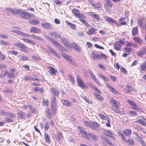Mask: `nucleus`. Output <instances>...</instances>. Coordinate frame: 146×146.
Returning a JSON list of instances; mask_svg holds the SVG:
<instances>
[{
    "label": "nucleus",
    "instance_id": "nucleus-28",
    "mask_svg": "<svg viewBox=\"0 0 146 146\" xmlns=\"http://www.w3.org/2000/svg\"><path fill=\"white\" fill-rule=\"evenodd\" d=\"M44 137L46 142L48 143H50V137H49L48 134V133H45Z\"/></svg>",
    "mask_w": 146,
    "mask_h": 146
},
{
    "label": "nucleus",
    "instance_id": "nucleus-53",
    "mask_svg": "<svg viewBox=\"0 0 146 146\" xmlns=\"http://www.w3.org/2000/svg\"><path fill=\"white\" fill-rule=\"evenodd\" d=\"M62 56L66 59H68V58H69L70 56L68 54H66L64 53H61Z\"/></svg>",
    "mask_w": 146,
    "mask_h": 146
},
{
    "label": "nucleus",
    "instance_id": "nucleus-3",
    "mask_svg": "<svg viewBox=\"0 0 146 146\" xmlns=\"http://www.w3.org/2000/svg\"><path fill=\"white\" fill-rule=\"evenodd\" d=\"M51 100L52 101L51 103V110L53 111V113H54L56 111L55 107L56 106V96L54 95H53L52 96Z\"/></svg>",
    "mask_w": 146,
    "mask_h": 146
},
{
    "label": "nucleus",
    "instance_id": "nucleus-37",
    "mask_svg": "<svg viewBox=\"0 0 146 146\" xmlns=\"http://www.w3.org/2000/svg\"><path fill=\"white\" fill-rule=\"evenodd\" d=\"M30 111L33 113H35L37 111V110L34 107L30 106Z\"/></svg>",
    "mask_w": 146,
    "mask_h": 146
},
{
    "label": "nucleus",
    "instance_id": "nucleus-48",
    "mask_svg": "<svg viewBox=\"0 0 146 146\" xmlns=\"http://www.w3.org/2000/svg\"><path fill=\"white\" fill-rule=\"evenodd\" d=\"M54 55H55L57 57L59 58L60 56V55L58 54L57 52L54 49H52L50 51Z\"/></svg>",
    "mask_w": 146,
    "mask_h": 146
},
{
    "label": "nucleus",
    "instance_id": "nucleus-40",
    "mask_svg": "<svg viewBox=\"0 0 146 146\" xmlns=\"http://www.w3.org/2000/svg\"><path fill=\"white\" fill-rule=\"evenodd\" d=\"M59 50L61 52H68V50L66 48H65L63 46H60L59 48Z\"/></svg>",
    "mask_w": 146,
    "mask_h": 146
},
{
    "label": "nucleus",
    "instance_id": "nucleus-29",
    "mask_svg": "<svg viewBox=\"0 0 146 146\" xmlns=\"http://www.w3.org/2000/svg\"><path fill=\"white\" fill-rule=\"evenodd\" d=\"M99 116L103 119L105 120H109V117L101 113L99 114Z\"/></svg>",
    "mask_w": 146,
    "mask_h": 146
},
{
    "label": "nucleus",
    "instance_id": "nucleus-21",
    "mask_svg": "<svg viewBox=\"0 0 146 146\" xmlns=\"http://www.w3.org/2000/svg\"><path fill=\"white\" fill-rule=\"evenodd\" d=\"M138 32V28L137 27H134L132 29V35L134 36L137 34Z\"/></svg>",
    "mask_w": 146,
    "mask_h": 146
},
{
    "label": "nucleus",
    "instance_id": "nucleus-58",
    "mask_svg": "<svg viewBox=\"0 0 146 146\" xmlns=\"http://www.w3.org/2000/svg\"><path fill=\"white\" fill-rule=\"evenodd\" d=\"M32 58L33 59L37 61H38L40 60V58L35 55L32 56Z\"/></svg>",
    "mask_w": 146,
    "mask_h": 146
},
{
    "label": "nucleus",
    "instance_id": "nucleus-24",
    "mask_svg": "<svg viewBox=\"0 0 146 146\" xmlns=\"http://www.w3.org/2000/svg\"><path fill=\"white\" fill-rule=\"evenodd\" d=\"M88 71L89 74L91 76V77L94 80V81L96 82H97V79L96 78L94 75L92 73V72L90 70H88Z\"/></svg>",
    "mask_w": 146,
    "mask_h": 146
},
{
    "label": "nucleus",
    "instance_id": "nucleus-44",
    "mask_svg": "<svg viewBox=\"0 0 146 146\" xmlns=\"http://www.w3.org/2000/svg\"><path fill=\"white\" fill-rule=\"evenodd\" d=\"M27 47L24 45L23 46L21 49V51L25 52H28V50L27 49Z\"/></svg>",
    "mask_w": 146,
    "mask_h": 146
},
{
    "label": "nucleus",
    "instance_id": "nucleus-32",
    "mask_svg": "<svg viewBox=\"0 0 146 146\" xmlns=\"http://www.w3.org/2000/svg\"><path fill=\"white\" fill-rule=\"evenodd\" d=\"M145 18L144 17H143L141 18V19H139L138 20V24L139 25L141 26V27L142 25L143 24V22H142V21L145 20Z\"/></svg>",
    "mask_w": 146,
    "mask_h": 146
},
{
    "label": "nucleus",
    "instance_id": "nucleus-30",
    "mask_svg": "<svg viewBox=\"0 0 146 146\" xmlns=\"http://www.w3.org/2000/svg\"><path fill=\"white\" fill-rule=\"evenodd\" d=\"M49 68H50L49 72L51 74L53 75L56 74V71L55 70L54 68L51 66H49Z\"/></svg>",
    "mask_w": 146,
    "mask_h": 146
},
{
    "label": "nucleus",
    "instance_id": "nucleus-55",
    "mask_svg": "<svg viewBox=\"0 0 146 146\" xmlns=\"http://www.w3.org/2000/svg\"><path fill=\"white\" fill-rule=\"evenodd\" d=\"M8 38V36L7 35H5L3 34L0 33V38L7 39Z\"/></svg>",
    "mask_w": 146,
    "mask_h": 146
},
{
    "label": "nucleus",
    "instance_id": "nucleus-64",
    "mask_svg": "<svg viewBox=\"0 0 146 146\" xmlns=\"http://www.w3.org/2000/svg\"><path fill=\"white\" fill-rule=\"evenodd\" d=\"M49 124L48 122H46L44 127V129L45 131L47 130L49 128Z\"/></svg>",
    "mask_w": 146,
    "mask_h": 146
},
{
    "label": "nucleus",
    "instance_id": "nucleus-15",
    "mask_svg": "<svg viewBox=\"0 0 146 146\" xmlns=\"http://www.w3.org/2000/svg\"><path fill=\"white\" fill-rule=\"evenodd\" d=\"M22 40L25 42L31 45H35L36 44L35 42L28 39L22 38Z\"/></svg>",
    "mask_w": 146,
    "mask_h": 146
},
{
    "label": "nucleus",
    "instance_id": "nucleus-61",
    "mask_svg": "<svg viewBox=\"0 0 146 146\" xmlns=\"http://www.w3.org/2000/svg\"><path fill=\"white\" fill-rule=\"evenodd\" d=\"M7 77L9 78H15V76L13 74V73L9 72Z\"/></svg>",
    "mask_w": 146,
    "mask_h": 146
},
{
    "label": "nucleus",
    "instance_id": "nucleus-41",
    "mask_svg": "<svg viewBox=\"0 0 146 146\" xmlns=\"http://www.w3.org/2000/svg\"><path fill=\"white\" fill-rule=\"evenodd\" d=\"M146 68V62H144L140 67V71H141Z\"/></svg>",
    "mask_w": 146,
    "mask_h": 146
},
{
    "label": "nucleus",
    "instance_id": "nucleus-18",
    "mask_svg": "<svg viewBox=\"0 0 146 146\" xmlns=\"http://www.w3.org/2000/svg\"><path fill=\"white\" fill-rule=\"evenodd\" d=\"M66 22L68 25H69L70 28L74 30L76 29L75 26L76 25L75 24L70 23L68 21H66Z\"/></svg>",
    "mask_w": 146,
    "mask_h": 146
},
{
    "label": "nucleus",
    "instance_id": "nucleus-27",
    "mask_svg": "<svg viewBox=\"0 0 146 146\" xmlns=\"http://www.w3.org/2000/svg\"><path fill=\"white\" fill-rule=\"evenodd\" d=\"M51 92L53 93L55 96H58L59 95V92L53 88H50Z\"/></svg>",
    "mask_w": 146,
    "mask_h": 146
},
{
    "label": "nucleus",
    "instance_id": "nucleus-7",
    "mask_svg": "<svg viewBox=\"0 0 146 146\" xmlns=\"http://www.w3.org/2000/svg\"><path fill=\"white\" fill-rule=\"evenodd\" d=\"M56 134V135L55 136V139L56 140L58 141L59 142H60L63 139L62 133L60 131H58Z\"/></svg>",
    "mask_w": 146,
    "mask_h": 146
},
{
    "label": "nucleus",
    "instance_id": "nucleus-47",
    "mask_svg": "<svg viewBox=\"0 0 146 146\" xmlns=\"http://www.w3.org/2000/svg\"><path fill=\"white\" fill-rule=\"evenodd\" d=\"M100 5L101 3H94L92 6L94 7L96 9H99L100 8Z\"/></svg>",
    "mask_w": 146,
    "mask_h": 146
},
{
    "label": "nucleus",
    "instance_id": "nucleus-16",
    "mask_svg": "<svg viewBox=\"0 0 146 146\" xmlns=\"http://www.w3.org/2000/svg\"><path fill=\"white\" fill-rule=\"evenodd\" d=\"M99 126V124L96 122H92V125L91 128L94 129H96V128L98 127Z\"/></svg>",
    "mask_w": 146,
    "mask_h": 146
},
{
    "label": "nucleus",
    "instance_id": "nucleus-45",
    "mask_svg": "<svg viewBox=\"0 0 146 146\" xmlns=\"http://www.w3.org/2000/svg\"><path fill=\"white\" fill-rule=\"evenodd\" d=\"M27 47L24 45L23 46L21 49V51L25 52H28V50L27 49Z\"/></svg>",
    "mask_w": 146,
    "mask_h": 146
},
{
    "label": "nucleus",
    "instance_id": "nucleus-13",
    "mask_svg": "<svg viewBox=\"0 0 146 146\" xmlns=\"http://www.w3.org/2000/svg\"><path fill=\"white\" fill-rule=\"evenodd\" d=\"M124 142L126 143L128 145H133L134 144V141L132 138H129L127 139H125Z\"/></svg>",
    "mask_w": 146,
    "mask_h": 146
},
{
    "label": "nucleus",
    "instance_id": "nucleus-38",
    "mask_svg": "<svg viewBox=\"0 0 146 146\" xmlns=\"http://www.w3.org/2000/svg\"><path fill=\"white\" fill-rule=\"evenodd\" d=\"M6 115H7L10 117H13V118H15V115L14 113L9 112H7L6 113Z\"/></svg>",
    "mask_w": 146,
    "mask_h": 146
},
{
    "label": "nucleus",
    "instance_id": "nucleus-14",
    "mask_svg": "<svg viewBox=\"0 0 146 146\" xmlns=\"http://www.w3.org/2000/svg\"><path fill=\"white\" fill-rule=\"evenodd\" d=\"M50 35L55 38H59L60 37V34L58 32L54 31L50 32Z\"/></svg>",
    "mask_w": 146,
    "mask_h": 146
},
{
    "label": "nucleus",
    "instance_id": "nucleus-50",
    "mask_svg": "<svg viewBox=\"0 0 146 146\" xmlns=\"http://www.w3.org/2000/svg\"><path fill=\"white\" fill-rule=\"evenodd\" d=\"M8 52L10 54L13 55L15 56H16L18 54V52L17 51H15L12 50V51H8Z\"/></svg>",
    "mask_w": 146,
    "mask_h": 146
},
{
    "label": "nucleus",
    "instance_id": "nucleus-10",
    "mask_svg": "<svg viewBox=\"0 0 146 146\" xmlns=\"http://www.w3.org/2000/svg\"><path fill=\"white\" fill-rule=\"evenodd\" d=\"M30 32L31 33H40V30L36 27H33L31 29Z\"/></svg>",
    "mask_w": 146,
    "mask_h": 146
},
{
    "label": "nucleus",
    "instance_id": "nucleus-42",
    "mask_svg": "<svg viewBox=\"0 0 146 146\" xmlns=\"http://www.w3.org/2000/svg\"><path fill=\"white\" fill-rule=\"evenodd\" d=\"M94 95L99 100H103V97L99 94H96L95 92L94 93Z\"/></svg>",
    "mask_w": 146,
    "mask_h": 146
},
{
    "label": "nucleus",
    "instance_id": "nucleus-36",
    "mask_svg": "<svg viewBox=\"0 0 146 146\" xmlns=\"http://www.w3.org/2000/svg\"><path fill=\"white\" fill-rule=\"evenodd\" d=\"M76 17L79 18L80 21L81 20V19H85V17L83 15L80 13L78 14L76 16Z\"/></svg>",
    "mask_w": 146,
    "mask_h": 146
},
{
    "label": "nucleus",
    "instance_id": "nucleus-33",
    "mask_svg": "<svg viewBox=\"0 0 146 146\" xmlns=\"http://www.w3.org/2000/svg\"><path fill=\"white\" fill-rule=\"evenodd\" d=\"M95 31L96 30L95 29L92 28L87 32V33L89 35H92L95 33Z\"/></svg>",
    "mask_w": 146,
    "mask_h": 146
},
{
    "label": "nucleus",
    "instance_id": "nucleus-9",
    "mask_svg": "<svg viewBox=\"0 0 146 146\" xmlns=\"http://www.w3.org/2000/svg\"><path fill=\"white\" fill-rule=\"evenodd\" d=\"M146 54V47L142 48L141 50L139 51V52L137 54V56H141Z\"/></svg>",
    "mask_w": 146,
    "mask_h": 146
},
{
    "label": "nucleus",
    "instance_id": "nucleus-5",
    "mask_svg": "<svg viewBox=\"0 0 146 146\" xmlns=\"http://www.w3.org/2000/svg\"><path fill=\"white\" fill-rule=\"evenodd\" d=\"M105 20L107 22L115 24L117 26L119 27L120 26L119 24L117 23V21L114 20L111 17L108 16H105L104 17Z\"/></svg>",
    "mask_w": 146,
    "mask_h": 146
},
{
    "label": "nucleus",
    "instance_id": "nucleus-39",
    "mask_svg": "<svg viewBox=\"0 0 146 146\" xmlns=\"http://www.w3.org/2000/svg\"><path fill=\"white\" fill-rule=\"evenodd\" d=\"M24 45L23 44L21 43H15L14 44V45L15 46H17V47L20 48L21 49L23 46Z\"/></svg>",
    "mask_w": 146,
    "mask_h": 146
},
{
    "label": "nucleus",
    "instance_id": "nucleus-4",
    "mask_svg": "<svg viewBox=\"0 0 146 146\" xmlns=\"http://www.w3.org/2000/svg\"><path fill=\"white\" fill-rule=\"evenodd\" d=\"M101 141L102 144L104 146H107L108 145L110 146H113V145L111 142L106 137H104L103 136H101Z\"/></svg>",
    "mask_w": 146,
    "mask_h": 146
},
{
    "label": "nucleus",
    "instance_id": "nucleus-60",
    "mask_svg": "<svg viewBox=\"0 0 146 146\" xmlns=\"http://www.w3.org/2000/svg\"><path fill=\"white\" fill-rule=\"evenodd\" d=\"M20 58L21 60H22L23 61H28L29 59L26 56H21Z\"/></svg>",
    "mask_w": 146,
    "mask_h": 146
},
{
    "label": "nucleus",
    "instance_id": "nucleus-12",
    "mask_svg": "<svg viewBox=\"0 0 146 146\" xmlns=\"http://www.w3.org/2000/svg\"><path fill=\"white\" fill-rule=\"evenodd\" d=\"M17 115L18 117L21 119H25V112L20 110L18 112Z\"/></svg>",
    "mask_w": 146,
    "mask_h": 146
},
{
    "label": "nucleus",
    "instance_id": "nucleus-25",
    "mask_svg": "<svg viewBox=\"0 0 146 146\" xmlns=\"http://www.w3.org/2000/svg\"><path fill=\"white\" fill-rule=\"evenodd\" d=\"M113 46L115 50H119L121 48V45L117 42V44H115L113 45Z\"/></svg>",
    "mask_w": 146,
    "mask_h": 146
},
{
    "label": "nucleus",
    "instance_id": "nucleus-43",
    "mask_svg": "<svg viewBox=\"0 0 146 146\" xmlns=\"http://www.w3.org/2000/svg\"><path fill=\"white\" fill-rule=\"evenodd\" d=\"M84 122L86 125L87 127L91 128L92 123L89 122L88 121H84Z\"/></svg>",
    "mask_w": 146,
    "mask_h": 146
},
{
    "label": "nucleus",
    "instance_id": "nucleus-54",
    "mask_svg": "<svg viewBox=\"0 0 146 146\" xmlns=\"http://www.w3.org/2000/svg\"><path fill=\"white\" fill-rule=\"evenodd\" d=\"M111 92L113 94L119 96L120 94V93L115 89L111 91Z\"/></svg>",
    "mask_w": 146,
    "mask_h": 146
},
{
    "label": "nucleus",
    "instance_id": "nucleus-35",
    "mask_svg": "<svg viewBox=\"0 0 146 146\" xmlns=\"http://www.w3.org/2000/svg\"><path fill=\"white\" fill-rule=\"evenodd\" d=\"M99 76L100 77V78H101V79H103L104 81H108L109 80V78L107 77H105L103 75L100 74Z\"/></svg>",
    "mask_w": 146,
    "mask_h": 146
},
{
    "label": "nucleus",
    "instance_id": "nucleus-2",
    "mask_svg": "<svg viewBox=\"0 0 146 146\" xmlns=\"http://www.w3.org/2000/svg\"><path fill=\"white\" fill-rule=\"evenodd\" d=\"M84 134L83 137L86 138L88 139L93 141H96L97 139L96 136L92 133L85 132V133H84Z\"/></svg>",
    "mask_w": 146,
    "mask_h": 146
},
{
    "label": "nucleus",
    "instance_id": "nucleus-57",
    "mask_svg": "<svg viewBox=\"0 0 146 146\" xmlns=\"http://www.w3.org/2000/svg\"><path fill=\"white\" fill-rule=\"evenodd\" d=\"M133 109L135 110H137L138 109V106L135 103L131 105Z\"/></svg>",
    "mask_w": 146,
    "mask_h": 146
},
{
    "label": "nucleus",
    "instance_id": "nucleus-26",
    "mask_svg": "<svg viewBox=\"0 0 146 146\" xmlns=\"http://www.w3.org/2000/svg\"><path fill=\"white\" fill-rule=\"evenodd\" d=\"M72 13L74 14V15L76 16L80 12L79 10L76 9L74 8L72 10Z\"/></svg>",
    "mask_w": 146,
    "mask_h": 146
},
{
    "label": "nucleus",
    "instance_id": "nucleus-51",
    "mask_svg": "<svg viewBox=\"0 0 146 146\" xmlns=\"http://www.w3.org/2000/svg\"><path fill=\"white\" fill-rule=\"evenodd\" d=\"M110 102L112 104H113L115 106L117 105L116 101L113 98H112L111 100H110Z\"/></svg>",
    "mask_w": 146,
    "mask_h": 146
},
{
    "label": "nucleus",
    "instance_id": "nucleus-17",
    "mask_svg": "<svg viewBox=\"0 0 146 146\" xmlns=\"http://www.w3.org/2000/svg\"><path fill=\"white\" fill-rule=\"evenodd\" d=\"M133 39L139 44H142L143 43V40L137 37H134Z\"/></svg>",
    "mask_w": 146,
    "mask_h": 146
},
{
    "label": "nucleus",
    "instance_id": "nucleus-1",
    "mask_svg": "<svg viewBox=\"0 0 146 146\" xmlns=\"http://www.w3.org/2000/svg\"><path fill=\"white\" fill-rule=\"evenodd\" d=\"M6 9L10 13L15 15L19 14L21 17L25 19H29L34 16L33 14L23 10L16 9L10 7L6 8Z\"/></svg>",
    "mask_w": 146,
    "mask_h": 146
},
{
    "label": "nucleus",
    "instance_id": "nucleus-22",
    "mask_svg": "<svg viewBox=\"0 0 146 146\" xmlns=\"http://www.w3.org/2000/svg\"><path fill=\"white\" fill-rule=\"evenodd\" d=\"M72 46L74 50L77 51L78 52H80V47L77 45L75 43H73L72 44Z\"/></svg>",
    "mask_w": 146,
    "mask_h": 146
},
{
    "label": "nucleus",
    "instance_id": "nucleus-62",
    "mask_svg": "<svg viewBox=\"0 0 146 146\" xmlns=\"http://www.w3.org/2000/svg\"><path fill=\"white\" fill-rule=\"evenodd\" d=\"M69 78L70 79V81H71L73 83V84H74L75 80L74 78L72 77L71 74H70L69 75Z\"/></svg>",
    "mask_w": 146,
    "mask_h": 146
},
{
    "label": "nucleus",
    "instance_id": "nucleus-59",
    "mask_svg": "<svg viewBox=\"0 0 146 146\" xmlns=\"http://www.w3.org/2000/svg\"><path fill=\"white\" fill-rule=\"evenodd\" d=\"M43 104L44 105H47L48 104V100L46 99H43Z\"/></svg>",
    "mask_w": 146,
    "mask_h": 146
},
{
    "label": "nucleus",
    "instance_id": "nucleus-23",
    "mask_svg": "<svg viewBox=\"0 0 146 146\" xmlns=\"http://www.w3.org/2000/svg\"><path fill=\"white\" fill-rule=\"evenodd\" d=\"M60 39L63 44H64L66 46H68L69 43L68 42L67 39L64 37H61L60 38Z\"/></svg>",
    "mask_w": 146,
    "mask_h": 146
},
{
    "label": "nucleus",
    "instance_id": "nucleus-20",
    "mask_svg": "<svg viewBox=\"0 0 146 146\" xmlns=\"http://www.w3.org/2000/svg\"><path fill=\"white\" fill-rule=\"evenodd\" d=\"M90 15L92 17L96 19L98 21H100V19L99 15H98L95 14L93 12H91Z\"/></svg>",
    "mask_w": 146,
    "mask_h": 146
},
{
    "label": "nucleus",
    "instance_id": "nucleus-11",
    "mask_svg": "<svg viewBox=\"0 0 146 146\" xmlns=\"http://www.w3.org/2000/svg\"><path fill=\"white\" fill-rule=\"evenodd\" d=\"M105 3L104 4V6L106 9L109 7H111L112 5L110 0H105Z\"/></svg>",
    "mask_w": 146,
    "mask_h": 146
},
{
    "label": "nucleus",
    "instance_id": "nucleus-49",
    "mask_svg": "<svg viewBox=\"0 0 146 146\" xmlns=\"http://www.w3.org/2000/svg\"><path fill=\"white\" fill-rule=\"evenodd\" d=\"M145 121L143 120L142 119H139L138 120V121L143 125H146V119H144Z\"/></svg>",
    "mask_w": 146,
    "mask_h": 146
},
{
    "label": "nucleus",
    "instance_id": "nucleus-52",
    "mask_svg": "<svg viewBox=\"0 0 146 146\" xmlns=\"http://www.w3.org/2000/svg\"><path fill=\"white\" fill-rule=\"evenodd\" d=\"M32 77H31L30 76H25L24 79V80L26 81H31L32 80Z\"/></svg>",
    "mask_w": 146,
    "mask_h": 146
},
{
    "label": "nucleus",
    "instance_id": "nucleus-19",
    "mask_svg": "<svg viewBox=\"0 0 146 146\" xmlns=\"http://www.w3.org/2000/svg\"><path fill=\"white\" fill-rule=\"evenodd\" d=\"M131 131L130 129H127L124 130L123 133L125 135L128 137H129L131 133Z\"/></svg>",
    "mask_w": 146,
    "mask_h": 146
},
{
    "label": "nucleus",
    "instance_id": "nucleus-46",
    "mask_svg": "<svg viewBox=\"0 0 146 146\" xmlns=\"http://www.w3.org/2000/svg\"><path fill=\"white\" fill-rule=\"evenodd\" d=\"M80 21L85 25V26L86 27H89L90 26L89 24H88L86 21L84 19H81Z\"/></svg>",
    "mask_w": 146,
    "mask_h": 146
},
{
    "label": "nucleus",
    "instance_id": "nucleus-56",
    "mask_svg": "<svg viewBox=\"0 0 146 146\" xmlns=\"http://www.w3.org/2000/svg\"><path fill=\"white\" fill-rule=\"evenodd\" d=\"M112 110H113L116 112L119 113L120 112V110H119L118 108L116 107V106H115V107L113 108H112Z\"/></svg>",
    "mask_w": 146,
    "mask_h": 146
},
{
    "label": "nucleus",
    "instance_id": "nucleus-6",
    "mask_svg": "<svg viewBox=\"0 0 146 146\" xmlns=\"http://www.w3.org/2000/svg\"><path fill=\"white\" fill-rule=\"evenodd\" d=\"M76 78L77 81L79 84V86L82 88H85L86 86V84L82 80L81 78H80L79 76H77Z\"/></svg>",
    "mask_w": 146,
    "mask_h": 146
},
{
    "label": "nucleus",
    "instance_id": "nucleus-63",
    "mask_svg": "<svg viewBox=\"0 0 146 146\" xmlns=\"http://www.w3.org/2000/svg\"><path fill=\"white\" fill-rule=\"evenodd\" d=\"M125 40V39L124 38L120 40H119L118 43L119 44H121V46L124 45L125 44V42H124Z\"/></svg>",
    "mask_w": 146,
    "mask_h": 146
},
{
    "label": "nucleus",
    "instance_id": "nucleus-31",
    "mask_svg": "<svg viewBox=\"0 0 146 146\" xmlns=\"http://www.w3.org/2000/svg\"><path fill=\"white\" fill-rule=\"evenodd\" d=\"M62 101L63 104L66 106H70V104H71V103L69 102L67 100H62Z\"/></svg>",
    "mask_w": 146,
    "mask_h": 146
},
{
    "label": "nucleus",
    "instance_id": "nucleus-34",
    "mask_svg": "<svg viewBox=\"0 0 146 146\" xmlns=\"http://www.w3.org/2000/svg\"><path fill=\"white\" fill-rule=\"evenodd\" d=\"M78 129L80 131V133L81 134L82 137H83L84 133H85V132H86V131H84L83 128L81 127L78 126Z\"/></svg>",
    "mask_w": 146,
    "mask_h": 146
},
{
    "label": "nucleus",
    "instance_id": "nucleus-8",
    "mask_svg": "<svg viewBox=\"0 0 146 146\" xmlns=\"http://www.w3.org/2000/svg\"><path fill=\"white\" fill-rule=\"evenodd\" d=\"M41 25L42 27L46 29L51 30L53 29L51 26L48 23H42Z\"/></svg>",
    "mask_w": 146,
    "mask_h": 146
}]
</instances>
